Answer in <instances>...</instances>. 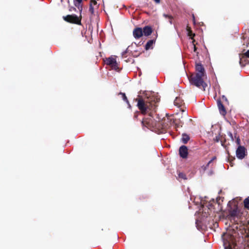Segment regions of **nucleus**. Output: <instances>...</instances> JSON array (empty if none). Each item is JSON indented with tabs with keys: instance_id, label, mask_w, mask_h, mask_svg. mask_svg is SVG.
I'll use <instances>...</instances> for the list:
<instances>
[{
	"instance_id": "obj_38",
	"label": "nucleus",
	"mask_w": 249,
	"mask_h": 249,
	"mask_svg": "<svg viewBox=\"0 0 249 249\" xmlns=\"http://www.w3.org/2000/svg\"><path fill=\"white\" fill-rule=\"evenodd\" d=\"M193 19L194 22L195 23V16L194 15H193Z\"/></svg>"
},
{
	"instance_id": "obj_37",
	"label": "nucleus",
	"mask_w": 249,
	"mask_h": 249,
	"mask_svg": "<svg viewBox=\"0 0 249 249\" xmlns=\"http://www.w3.org/2000/svg\"><path fill=\"white\" fill-rule=\"evenodd\" d=\"M156 3H159L160 1V0H154Z\"/></svg>"
},
{
	"instance_id": "obj_3",
	"label": "nucleus",
	"mask_w": 249,
	"mask_h": 249,
	"mask_svg": "<svg viewBox=\"0 0 249 249\" xmlns=\"http://www.w3.org/2000/svg\"><path fill=\"white\" fill-rule=\"evenodd\" d=\"M63 18L67 22L79 25H81V17H78L76 15H68L66 16H64Z\"/></svg>"
},
{
	"instance_id": "obj_33",
	"label": "nucleus",
	"mask_w": 249,
	"mask_h": 249,
	"mask_svg": "<svg viewBox=\"0 0 249 249\" xmlns=\"http://www.w3.org/2000/svg\"><path fill=\"white\" fill-rule=\"evenodd\" d=\"M197 50V48L196 47V45L194 44V52H196Z\"/></svg>"
},
{
	"instance_id": "obj_19",
	"label": "nucleus",
	"mask_w": 249,
	"mask_h": 249,
	"mask_svg": "<svg viewBox=\"0 0 249 249\" xmlns=\"http://www.w3.org/2000/svg\"><path fill=\"white\" fill-rule=\"evenodd\" d=\"M244 205L245 208L249 209V198H246L244 200Z\"/></svg>"
},
{
	"instance_id": "obj_32",
	"label": "nucleus",
	"mask_w": 249,
	"mask_h": 249,
	"mask_svg": "<svg viewBox=\"0 0 249 249\" xmlns=\"http://www.w3.org/2000/svg\"><path fill=\"white\" fill-rule=\"evenodd\" d=\"M230 158L231 159V161H234V160H235L234 157H232L231 156H229L228 159H229Z\"/></svg>"
},
{
	"instance_id": "obj_2",
	"label": "nucleus",
	"mask_w": 249,
	"mask_h": 249,
	"mask_svg": "<svg viewBox=\"0 0 249 249\" xmlns=\"http://www.w3.org/2000/svg\"><path fill=\"white\" fill-rule=\"evenodd\" d=\"M205 75H203L201 73H195L192 74L189 78L190 82L198 88L202 87L203 90L207 87V84L204 81V77Z\"/></svg>"
},
{
	"instance_id": "obj_41",
	"label": "nucleus",
	"mask_w": 249,
	"mask_h": 249,
	"mask_svg": "<svg viewBox=\"0 0 249 249\" xmlns=\"http://www.w3.org/2000/svg\"><path fill=\"white\" fill-rule=\"evenodd\" d=\"M74 5H75V6H76V7H77V6H78V5H77L76 3H75V4H74Z\"/></svg>"
},
{
	"instance_id": "obj_25",
	"label": "nucleus",
	"mask_w": 249,
	"mask_h": 249,
	"mask_svg": "<svg viewBox=\"0 0 249 249\" xmlns=\"http://www.w3.org/2000/svg\"><path fill=\"white\" fill-rule=\"evenodd\" d=\"M140 115V113L139 112H135L134 113V117H133L134 119H137L138 116Z\"/></svg>"
},
{
	"instance_id": "obj_14",
	"label": "nucleus",
	"mask_w": 249,
	"mask_h": 249,
	"mask_svg": "<svg viewBox=\"0 0 249 249\" xmlns=\"http://www.w3.org/2000/svg\"><path fill=\"white\" fill-rule=\"evenodd\" d=\"M115 58L113 57H109L108 58H106V63L107 65L111 66L113 63H115L116 61Z\"/></svg>"
},
{
	"instance_id": "obj_27",
	"label": "nucleus",
	"mask_w": 249,
	"mask_h": 249,
	"mask_svg": "<svg viewBox=\"0 0 249 249\" xmlns=\"http://www.w3.org/2000/svg\"><path fill=\"white\" fill-rule=\"evenodd\" d=\"M90 3H91L92 5H96L97 4L96 0H90Z\"/></svg>"
},
{
	"instance_id": "obj_36",
	"label": "nucleus",
	"mask_w": 249,
	"mask_h": 249,
	"mask_svg": "<svg viewBox=\"0 0 249 249\" xmlns=\"http://www.w3.org/2000/svg\"><path fill=\"white\" fill-rule=\"evenodd\" d=\"M169 18H170V23H172V17H171V16H168Z\"/></svg>"
},
{
	"instance_id": "obj_1",
	"label": "nucleus",
	"mask_w": 249,
	"mask_h": 249,
	"mask_svg": "<svg viewBox=\"0 0 249 249\" xmlns=\"http://www.w3.org/2000/svg\"><path fill=\"white\" fill-rule=\"evenodd\" d=\"M146 97L136 99L137 101V107L142 114H148L149 117L143 118L141 122L142 125L152 130L162 128L160 119L157 118L158 120L154 119V114L156 112L157 103L159 102L160 98L154 95V92L146 94Z\"/></svg>"
},
{
	"instance_id": "obj_7",
	"label": "nucleus",
	"mask_w": 249,
	"mask_h": 249,
	"mask_svg": "<svg viewBox=\"0 0 249 249\" xmlns=\"http://www.w3.org/2000/svg\"><path fill=\"white\" fill-rule=\"evenodd\" d=\"M217 105L220 114L224 116H225L227 114V111L220 99L217 100Z\"/></svg>"
},
{
	"instance_id": "obj_21",
	"label": "nucleus",
	"mask_w": 249,
	"mask_h": 249,
	"mask_svg": "<svg viewBox=\"0 0 249 249\" xmlns=\"http://www.w3.org/2000/svg\"><path fill=\"white\" fill-rule=\"evenodd\" d=\"M110 67L112 69H114L116 71H118L119 69L118 67V64L116 61H115V63H113V64H112Z\"/></svg>"
},
{
	"instance_id": "obj_28",
	"label": "nucleus",
	"mask_w": 249,
	"mask_h": 249,
	"mask_svg": "<svg viewBox=\"0 0 249 249\" xmlns=\"http://www.w3.org/2000/svg\"><path fill=\"white\" fill-rule=\"evenodd\" d=\"M236 142L237 143V144L238 145H239L240 144V139L239 138V137H238L237 138H236Z\"/></svg>"
},
{
	"instance_id": "obj_29",
	"label": "nucleus",
	"mask_w": 249,
	"mask_h": 249,
	"mask_svg": "<svg viewBox=\"0 0 249 249\" xmlns=\"http://www.w3.org/2000/svg\"><path fill=\"white\" fill-rule=\"evenodd\" d=\"M228 161L229 162H230V165L231 166H233V165H234V163H233V161H231V159L230 158L229 159H228Z\"/></svg>"
},
{
	"instance_id": "obj_24",
	"label": "nucleus",
	"mask_w": 249,
	"mask_h": 249,
	"mask_svg": "<svg viewBox=\"0 0 249 249\" xmlns=\"http://www.w3.org/2000/svg\"><path fill=\"white\" fill-rule=\"evenodd\" d=\"M224 246L225 249H231V246L230 244H228V246L226 245V243L224 242Z\"/></svg>"
},
{
	"instance_id": "obj_31",
	"label": "nucleus",
	"mask_w": 249,
	"mask_h": 249,
	"mask_svg": "<svg viewBox=\"0 0 249 249\" xmlns=\"http://www.w3.org/2000/svg\"><path fill=\"white\" fill-rule=\"evenodd\" d=\"M222 100H223L225 101H226V102H228V100H227V98H226L224 95H223V96H222Z\"/></svg>"
},
{
	"instance_id": "obj_23",
	"label": "nucleus",
	"mask_w": 249,
	"mask_h": 249,
	"mask_svg": "<svg viewBox=\"0 0 249 249\" xmlns=\"http://www.w3.org/2000/svg\"><path fill=\"white\" fill-rule=\"evenodd\" d=\"M220 137L219 135L215 136V138H213L214 142H219V141L220 140Z\"/></svg>"
},
{
	"instance_id": "obj_39",
	"label": "nucleus",
	"mask_w": 249,
	"mask_h": 249,
	"mask_svg": "<svg viewBox=\"0 0 249 249\" xmlns=\"http://www.w3.org/2000/svg\"><path fill=\"white\" fill-rule=\"evenodd\" d=\"M216 157H215V156H214V157H213L212 158V159L211 160H212V161H213V160H215V159H216Z\"/></svg>"
},
{
	"instance_id": "obj_9",
	"label": "nucleus",
	"mask_w": 249,
	"mask_h": 249,
	"mask_svg": "<svg viewBox=\"0 0 249 249\" xmlns=\"http://www.w3.org/2000/svg\"><path fill=\"white\" fill-rule=\"evenodd\" d=\"M196 73H201L203 75H205V71L204 67L200 63H197L196 65Z\"/></svg>"
},
{
	"instance_id": "obj_12",
	"label": "nucleus",
	"mask_w": 249,
	"mask_h": 249,
	"mask_svg": "<svg viewBox=\"0 0 249 249\" xmlns=\"http://www.w3.org/2000/svg\"><path fill=\"white\" fill-rule=\"evenodd\" d=\"M174 104L178 107H181L184 104L183 101L179 97H177L174 101Z\"/></svg>"
},
{
	"instance_id": "obj_10",
	"label": "nucleus",
	"mask_w": 249,
	"mask_h": 249,
	"mask_svg": "<svg viewBox=\"0 0 249 249\" xmlns=\"http://www.w3.org/2000/svg\"><path fill=\"white\" fill-rule=\"evenodd\" d=\"M143 35L145 36H150L152 33V29L150 26H145L142 29Z\"/></svg>"
},
{
	"instance_id": "obj_35",
	"label": "nucleus",
	"mask_w": 249,
	"mask_h": 249,
	"mask_svg": "<svg viewBox=\"0 0 249 249\" xmlns=\"http://www.w3.org/2000/svg\"><path fill=\"white\" fill-rule=\"evenodd\" d=\"M212 162V160H210V161L208 162V163H207L206 165H208V166H209V165H210Z\"/></svg>"
},
{
	"instance_id": "obj_40",
	"label": "nucleus",
	"mask_w": 249,
	"mask_h": 249,
	"mask_svg": "<svg viewBox=\"0 0 249 249\" xmlns=\"http://www.w3.org/2000/svg\"><path fill=\"white\" fill-rule=\"evenodd\" d=\"M180 110H181L182 111H183H183H184V109H182V108H180Z\"/></svg>"
},
{
	"instance_id": "obj_13",
	"label": "nucleus",
	"mask_w": 249,
	"mask_h": 249,
	"mask_svg": "<svg viewBox=\"0 0 249 249\" xmlns=\"http://www.w3.org/2000/svg\"><path fill=\"white\" fill-rule=\"evenodd\" d=\"M190 136L186 133H183L182 134L181 142L184 144H186L190 140Z\"/></svg>"
},
{
	"instance_id": "obj_15",
	"label": "nucleus",
	"mask_w": 249,
	"mask_h": 249,
	"mask_svg": "<svg viewBox=\"0 0 249 249\" xmlns=\"http://www.w3.org/2000/svg\"><path fill=\"white\" fill-rule=\"evenodd\" d=\"M155 42V40L154 39H151L148 41L145 46V49L146 50H148L149 49L152 48V46Z\"/></svg>"
},
{
	"instance_id": "obj_30",
	"label": "nucleus",
	"mask_w": 249,
	"mask_h": 249,
	"mask_svg": "<svg viewBox=\"0 0 249 249\" xmlns=\"http://www.w3.org/2000/svg\"><path fill=\"white\" fill-rule=\"evenodd\" d=\"M209 167V166H208V165H203L202 166V168H203V169L205 171L206 170H207L208 169V168Z\"/></svg>"
},
{
	"instance_id": "obj_17",
	"label": "nucleus",
	"mask_w": 249,
	"mask_h": 249,
	"mask_svg": "<svg viewBox=\"0 0 249 249\" xmlns=\"http://www.w3.org/2000/svg\"><path fill=\"white\" fill-rule=\"evenodd\" d=\"M187 30L188 31V36H190V37L193 39L194 37L195 36V34L193 33L191 29V28L187 26Z\"/></svg>"
},
{
	"instance_id": "obj_11",
	"label": "nucleus",
	"mask_w": 249,
	"mask_h": 249,
	"mask_svg": "<svg viewBox=\"0 0 249 249\" xmlns=\"http://www.w3.org/2000/svg\"><path fill=\"white\" fill-rule=\"evenodd\" d=\"M247 58V57H246L243 54L240 56L239 63L241 66H245L247 64L249 63V61Z\"/></svg>"
},
{
	"instance_id": "obj_20",
	"label": "nucleus",
	"mask_w": 249,
	"mask_h": 249,
	"mask_svg": "<svg viewBox=\"0 0 249 249\" xmlns=\"http://www.w3.org/2000/svg\"><path fill=\"white\" fill-rule=\"evenodd\" d=\"M178 177L179 178L183 179H187V177L186 175L182 172H179L178 174Z\"/></svg>"
},
{
	"instance_id": "obj_26",
	"label": "nucleus",
	"mask_w": 249,
	"mask_h": 249,
	"mask_svg": "<svg viewBox=\"0 0 249 249\" xmlns=\"http://www.w3.org/2000/svg\"><path fill=\"white\" fill-rule=\"evenodd\" d=\"M243 54L246 57L249 58V50Z\"/></svg>"
},
{
	"instance_id": "obj_18",
	"label": "nucleus",
	"mask_w": 249,
	"mask_h": 249,
	"mask_svg": "<svg viewBox=\"0 0 249 249\" xmlns=\"http://www.w3.org/2000/svg\"><path fill=\"white\" fill-rule=\"evenodd\" d=\"M175 125L177 127H182L183 124V122H182L180 120H176L175 122Z\"/></svg>"
},
{
	"instance_id": "obj_16",
	"label": "nucleus",
	"mask_w": 249,
	"mask_h": 249,
	"mask_svg": "<svg viewBox=\"0 0 249 249\" xmlns=\"http://www.w3.org/2000/svg\"><path fill=\"white\" fill-rule=\"evenodd\" d=\"M118 95H121L122 98H123V100L125 102H126V103L128 104L129 107H130V105L129 101L125 95V94L124 93H123V92H121L118 94Z\"/></svg>"
},
{
	"instance_id": "obj_6",
	"label": "nucleus",
	"mask_w": 249,
	"mask_h": 249,
	"mask_svg": "<svg viewBox=\"0 0 249 249\" xmlns=\"http://www.w3.org/2000/svg\"><path fill=\"white\" fill-rule=\"evenodd\" d=\"M133 36L136 39H139L143 36V32L142 28H135L133 31Z\"/></svg>"
},
{
	"instance_id": "obj_34",
	"label": "nucleus",
	"mask_w": 249,
	"mask_h": 249,
	"mask_svg": "<svg viewBox=\"0 0 249 249\" xmlns=\"http://www.w3.org/2000/svg\"><path fill=\"white\" fill-rule=\"evenodd\" d=\"M229 135L230 136V137L231 138L232 140H233V136H232V133L231 132H230L229 133Z\"/></svg>"
},
{
	"instance_id": "obj_22",
	"label": "nucleus",
	"mask_w": 249,
	"mask_h": 249,
	"mask_svg": "<svg viewBox=\"0 0 249 249\" xmlns=\"http://www.w3.org/2000/svg\"><path fill=\"white\" fill-rule=\"evenodd\" d=\"M89 11L92 15H93L94 13V8H93V6L92 5L91 3L89 4Z\"/></svg>"
},
{
	"instance_id": "obj_4",
	"label": "nucleus",
	"mask_w": 249,
	"mask_h": 249,
	"mask_svg": "<svg viewBox=\"0 0 249 249\" xmlns=\"http://www.w3.org/2000/svg\"><path fill=\"white\" fill-rule=\"evenodd\" d=\"M247 149L243 146L239 145L236 151L237 157L239 159H243L247 155Z\"/></svg>"
},
{
	"instance_id": "obj_5",
	"label": "nucleus",
	"mask_w": 249,
	"mask_h": 249,
	"mask_svg": "<svg viewBox=\"0 0 249 249\" xmlns=\"http://www.w3.org/2000/svg\"><path fill=\"white\" fill-rule=\"evenodd\" d=\"M179 154L180 157L183 159L187 158L188 155V148L186 146L182 145L179 147Z\"/></svg>"
},
{
	"instance_id": "obj_8",
	"label": "nucleus",
	"mask_w": 249,
	"mask_h": 249,
	"mask_svg": "<svg viewBox=\"0 0 249 249\" xmlns=\"http://www.w3.org/2000/svg\"><path fill=\"white\" fill-rule=\"evenodd\" d=\"M229 216L231 217L235 218L238 215V206L235 204L233 208L231 207L229 210Z\"/></svg>"
}]
</instances>
